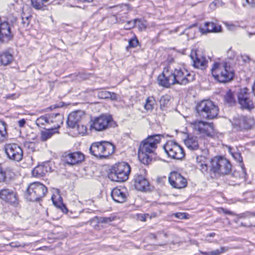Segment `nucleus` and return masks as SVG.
Here are the masks:
<instances>
[{
  "instance_id": "f257e3e1",
  "label": "nucleus",
  "mask_w": 255,
  "mask_h": 255,
  "mask_svg": "<svg viewBox=\"0 0 255 255\" xmlns=\"http://www.w3.org/2000/svg\"><path fill=\"white\" fill-rule=\"evenodd\" d=\"M161 135L155 134L148 136L140 144L138 157L139 160L144 164H148L152 160L149 154H153L157 148V145L160 143Z\"/></svg>"
},
{
  "instance_id": "f03ea898",
  "label": "nucleus",
  "mask_w": 255,
  "mask_h": 255,
  "mask_svg": "<svg viewBox=\"0 0 255 255\" xmlns=\"http://www.w3.org/2000/svg\"><path fill=\"white\" fill-rule=\"evenodd\" d=\"M185 144L188 149L191 150H197V168L203 173H208V166L207 156L208 155V150L206 148H198L199 144L196 137H188L185 140Z\"/></svg>"
},
{
  "instance_id": "7ed1b4c3",
  "label": "nucleus",
  "mask_w": 255,
  "mask_h": 255,
  "mask_svg": "<svg viewBox=\"0 0 255 255\" xmlns=\"http://www.w3.org/2000/svg\"><path fill=\"white\" fill-rule=\"evenodd\" d=\"M211 71L214 79L220 83L229 82L234 76L233 68L226 61L214 62Z\"/></svg>"
},
{
  "instance_id": "20e7f679",
  "label": "nucleus",
  "mask_w": 255,
  "mask_h": 255,
  "mask_svg": "<svg viewBox=\"0 0 255 255\" xmlns=\"http://www.w3.org/2000/svg\"><path fill=\"white\" fill-rule=\"evenodd\" d=\"M196 110L198 116L208 120L216 118L219 111L218 107L213 101L209 100H203L197 103Z\"/></svg>"
},
{
  "instance_id": "39448f33",
  "label": "nucleus",
  "mask_w": 255,
  "mask_h": 255,
  "mask_svg": "<svg viewBox=\"0 0 255 255\" xmlns=\"http://www.w3.org/2000/svg\"><path fill=\"white\" fill-rule=\"evenodd\" d=\"M89 150L91 154L98 158H106L114 153L115 146L107 141L95 142L91 144Z\"/></svg>"
},
{
  "instance_id": "423d86ee",
  "label": "nucleus",
  "mask_w": 255,
  "mask_h": 255,
  "mask_svg": "<svg viewBox=\"0 0 255 255\" xmlns=\"http://www.w3.org/2000/svg\"><path fill=\"white\" fill-rule=\"evenodd\" d=\"M47 192V187L39 182H34L28 185L24 196L29 201H38L43 198Z\"/></svg>"
},
{
  "instance_id": "0eeeda50",
  "label": "nucleus",
  "mask_w": 255,
  "mask_h": 255,
  "mask_svg": "<svg viewBox=\"0 0 255 255\" xmlns=\"http://www.w3.org/2000/svg\"><path fill=\"white\" fill-rule=\"evenodd\" d=\"M130 172L129 165L126 162H122L113 166L108 177L113 181L124 182L128 179Z\"/></svg>"
},
{
  "instance_id": "6e6552de",
  "label": "nucleus",
  "mask_w": 255,
  "mask_h": 255,
  "mask_svg": "<svg viewBox=\"0 0 255 255\" xmlns=\"http://www.w3.org/2000/svg\"><path fill=\"white\" fill-rule=\"evenodd\" d=\"M232 165L226 158L222 157H215L211 161V174L215 177L220 175L228 174L231 171Z\"/></svg>"
},
{
  "instance_id": "1a4fd4ad",
  "label": "nucleus",
  "mask_w": 255,
  "mask_h": 255,
  "mask_svg": "<svg viewBox=\"0 0 255 255\" xmlns=\"http://www.w3.org/2000/svg\"><path fill=\"white\" fill-rule=\"evenodd\" d=\"M172 73L173 85L177 84L186 85L194 80V76L188 72L186 69L176 68Z\"/></svg>"
},
{
  "instance_id": "9d476101",
  "label": "nucleus",
  "mask_w": 255,
  "mask_h": 255,
  "mask_svg": "<svg viewBox=\"0 0 255 255\" xmlns=\"http://www.w3.org/2000/svg\"><path fill=\"white\" fill-rule=\"evenodd\" d=\"M3 150L7 157L11 160L19 162L23 157V151L19 145L15 143H5Z\"/></svg>"
},
{
  "instance_id": "9b49d317",
  "label": "nucleus",
  "mask_w": 255,
  "mask_h": 255,
  "mask_svg": "<svg viewBox=\"0 0 255 255\" xmlns=\"http://www.w3.org/2000/svg\"><path fill=\"white\" fill-rule=\"evenodd\" d=\"M163 148L167 155L171 158L180 159L184 156L183 148L173 141H168Z\"/></svg>"
},
{
  "instance_id": "f8f14e48",
  "label": "nucleus",
  "mask_w": 255,
  "mask_h": 255,
  "mask_svg": "<svg viewBox=\"0 0 255 255\" xmlns=\"http://www.w3.org/2000/svg\"><path fill=\"white\" fill-rule=\"evenodd\" d=\"M84 115V112L81 111L73 112L68 116L67 121L68 126L72 128H76L78 132L81 135H84L86 132V128L84 126L81 125L83 130L79 129L80 128L79 123Z\"/></svg>"
},
{
  "instance_id": "ddd939ff",
  "label": "nucleus",
  "mask_w": 255,
  "mask_h": 255,
  "mask_svg": "<svg viewBox=\"0 0 255 255\" xmlns=\"http://www.w3.org/2000/svg\"><path fill=\"white\" fill-rule=\"evenodd\" d=\"M191 127L195 131L208 136H212L214 134L213 124L202 121H195L191 123Z\"/></svg>"
},
{
  "instance_id": "4468645a",
  "label": "nucleus",
  "mask_w": 255,
  "mask_h": 255,
  "mask_svg": "<svg viewBox=\"0 0 255 255\" xmlns=\"http://www.w3.org/2000/svg\"><path fill=\"white\" fill-rule=\"evenodd\" d=\"M113 122L111 116L102 115L92 121L91 128L96 131H103L112 127Z\"/></svg>"
},
{
  "instance_id": "2eb2a0df",
  "label": "nucleus",
  "mask_w": 255,
  "mask_h": 255,
  "mask_svg": "<svg viewBox=\"0 0 255 255\" xmlns=\"http://www.w3.org/2000/svg\"><path fill=\"white\" fill-rule=\"evenodd\" d=\"M255 124L254 119L244 116H238L233 119L232 125L237 130L251 128Z\"/></svg>"
},
{
  "instance_id": "dca6fc26",
  "label": "nucleus",
  "mask_w": 255,
  "mask_h": 255,
  "mask_svg": "<svg viewBox=\"0 0 255 255\" xmlns=\"http://www.w3.org/2000/svg\"><path fill=\"white\" fill-rule=\"evenodd\" d=\"M249 89L247 88L241 89L238 93V103L243 109L251 110L254 108L253 101L249 97Z\"/></svg>"
},
{
  "instance_id": "f3484780",
  "label": "nucleus",
  "mask_w": 255,
  "mask_h": 255,
  "mask_svg": "<svg viewBox=\"0 0 255 255\" xmlns=\"http://www.w3.org/2000/svg\"><path fill=\"white\" fill-rule=\"evenodd\" d=\"M168 180L170 184L175 188L180 189L187 185L186 179L176 172H172L170 174Z\"/></svg>"
},
{
  "instance_id": "a211bd4d",
  "label": "nucleus",
  "mask_w": 255,
  "mask_h": 255,
  "mask_svg": "<svg viewBox=\"0 0 255 255\" xmlns=\"http://www.w3.org/2000/svg\"><path fill=\"white\" fill-rule=\"evenodd\" d=\"M195 68L204 70L207 67L208 61L202 55L197 53L196 50H192L190 55Z\"/></svg>"
},
{
  "instance_id": "6ab92c4d",
  "label": "nucleus",
  "mask_w": 255,
  "mask_h": 255,
  "mask_svg": "<svg viewBox=\"0 0 255 255\" xmlns=\"http://www.w3.org/2000/svg\"><path fill=\"white\" fill-rule=\"evenodd\" d=\"M172 78V73L169 71V67L164 68L162 73L158 76L157 81L159 85L168 88L173 85Z\"/></svg>"
},
{
  "instance_id": "aec40b11",
  "label": "nucleus",
  "mask_w": 255,
  "mask_h": 255,
  "mask_svg": "<svg viewBox=\"0 0 255 255\" xmlns=\"http://www.w3.org/2000/svg\"><path fill=\"white\" fill-rule=\"evenodd\" d=\"M0 198L3 201L10 204L15 205L18 203L16 193L8 188L0 190Z\"/></svg>"
},
{
  "instance_id": "412c9836",
  "label": "nucleus",
  "mask_w": 255,
  "mask_h": 255,
  "mask_svg": "<svg viewBox=\"0 0 255 255\" xmlns=\"http://www.w3.org/2000/svg\"><path fill=\"white\" fill-rule=\"evenodd\" d=\"M12 36L10 27L8 22L1 23L0 24V41L7 42L12 39Z\"/></svg>"
},
{
  "instance_id": "4be33fe9",
  "label": "nucleus",
  "mask_w": 255,
  "mask_h": 255,
  "mask_svg": "<svg viewBox=\"0 0 255 255\" xmlns=\"http://www.w3.org/2000/svg\"><path fill=\"white\" fill-rule=\"evenodd\" d=\"M63 158L67 164L74 165L83 161L84 159V155L79 152L70 153H65L63 155Z\"/></svg>"
},
{
  "instance_id": "5701e85b",
  "label": "nucleus",
  "mask_w": 255,
  "mask_h": 255,
  "mask_svg": "<svg viewBox=\"0 0 255 255\" xmlns=\"http://www.w3.org/2000/svg\"><path fill=\"white\" fill-rule=\"evenodd\" d=\"M134 186L137 190L145 191L149 189V183L143 175L136 174L134 178Z\"/></svg>"
},
{
  "instance_id": "b1692460",
  "label": "nucleus",
  "mask_w": 255,
  "mask_h": 255,
  "mask_svg": "<svg viewBox=\"0 0 255 255\" xmlns=\"http://www.w3.org/2000/svg\"><path fill=\"white\" fill-rule=\"evenodd\" d=\"M113 199L118 203H124L127 198V193L124 188H115L111 193Z\"/></svg>"
},
{
  "instance_id": "393cba45",
  "label": "nucleus",
  "mask_w": 255,
  "mask_h": 255,
  "mask_svg": "<svg viewBox=\"0 0 255 255\" xmlns=\"http://www.w3.org/2000/svg\"><path fill=\"white\" fill-rule=\"evenodd\" d=\"M64 118L60 114H51L49 115V126L53 129L57 130L63 122Z\"/></svg>"
},
{
  "instance_id": "a878e982",
  "label": "nucleus",
  "mask_w": 255,
  "mask_h": 255,
  "mask_svg": "<svg viewBox=\"0 0 255 255\" xmlns=\"http://www.w3.org/2000/svg\"><path fill=\"white\" fill-rule=\"evenodd\" d=\"M200 31L202 34H206L209 32H219L221 31L222 28L220 25H216L212 22H205L204 25L202 27H200Z\"/></svg>"
},
{
  "instance_id": "bb28decb",
  "label": "nucleus",
  "mask_w": 255,
  "mask_h": 255,
  "mask_svg": "<svg viewBox=\"0 0 255 255\" xmlns=\"http://www.w3.org/2000/svg\"><path fill=\"white\" fill-rule=\"evenodd\" d=\"M13 60V55L8 51H3L0 55V61L4 66L10 64Z\"/></svg>"
},
{
  "instance_id": "cd10ccee",
  "label": "nucleus",
  "mask_w": 255,
  "mask_h": 255,
  "mask_svg": "<svg viewBox=\"0 0 255 255\" xmlns=\"http://www.w3.org/2000/svg\"><path fill=\"white\" fill-rule=\"evenodd\" d=\"M47 168L44 165H38L32 171V175L36 177H42L48 172Z\"/></svg>"
},
{
  "instance_id": "c85d7f7f",
  "label": "nucleus",
  "mask_w": 255,
  "mask_h": 255,
  "mask_svg": "<svg viewBox=\"0 0 255 255\" xmlns=\"http://www.w3.org/2000/svg\"><path fill=\"white\" fill-rule=\"evenodd\" d=\"M58 132L57 130L53 129L52 128H49L45 130L42 131L41 132V139L42 141H45L51 137V136L55 133Z\"/></svg>"
},
{
  "instance_id": "c756f323",
  "label": "nucleus",
  "mask_w": 255,
  "mask_h": 255,
  "mask_svg": "<svg viewBox=\"0 0 255 255\" xmlns=\"http://www.w3.org/2000/svg\"><path fill=\"white\" fill-rule=\"evenodd\" d=\"M240 166L239 170H235L232 175L235 178L246 179L247 173L244 164H241Z\"/></svg>"
},
{
  "instance_id": "7c9ffc66",
  "label": "nucleus",
  "mask_w": 255,
  "mask_h": 255,
  "mask_svg": "<svg viewBox=\"0 0 255 255\" xmlns=\"http://www.w3.org/2000/svg\"><path fill=\"white\" fill-rule=\"evenodd\" d=\"M49 115H45L37 118L36 120V125L41 128L43 126H49Z\"/></svg>"
},
{
  "instance_id": "2f4dec72",
  "label": "nucleus",
  "mask_w": 255,
  "mask_h": 255,
  "mask_svg": "<svg viewBox=\"0 0 255 255\" xmlns=\"http://www.w3.org/2000/svg\"><path fill=\"white\" fill-rule=\"evenodd\" d=\"M171 98L168 95L162 96L159 100L160 108L162 110H164L169 106Z\"/></svg>"
},
{
  "instance_id": "473e14b6",
  "label": "nucleus",
  "mask_w": 255,
  "mask_h": 255,
  "mask_svg": "<svg viewBox=\"0 0 255 255\" xmlns=\"http://www.w3.org/2000/svg\"><path fill=\"white\" fill-rule=\"evenodd\" d=\"M113 217H103L95 216L90 220L91 223H109L114 221Z\"/></svg>"
},
{
  "instance_id": "72a5a7b5",
  "label": "nucleus",
  "mask_w": 255,
  "mask_h": 255,
  "mask_svg": "<svg viewBox=\"0 0 255 255\" xmlns=\"http://www.w3.org/2000/svg\"><path fill=\"white\" fill-rule=\"evenodd\" d=\"M225 101L226 103H228L231 106L234 105L236 103V100L234 96V93L231 90H229L225 96Z\"/></svg>"
},
{
  "instance_id": "f704fd0d",
  "label": "nucleus",
  "mask_w": 255,
  "mask_h": 255,
  "mask_svg": "<svg viewBox=\"0 0 255 255\" xmlns=\"http://www.w3.org/2000/svg\"><path fill=\"white\" fill-rule=\"evenodd\" d=\"M6 136V124L4 122L0 121V141H4Z\"/></svg>"
},
{
  "instance_id": "c9c22d12",
  "label": "nucleus",
  "mask_w": 255,
  "mask_h": 255,
  "mask_svg": "<svg viewBox=\"0 0 255 255\" xmlns=\"http://www.w3.org/2000/svg\"><path fill=\"white\" fill-rule=\"evenodd\" d=\"M48 0H31V5L36 9H41L43 8V3Z\"/></svg>"
},
{
  "instance_id": "e433bc0d",
  "label": "nucleus",
  "mask_w": 255,
  "mask_h": 255,
  "mask_svg": "<svg viewBox=\"0 0 255 255\" xmlns=\"http://www.w3.org/2000/svg\"><path fill=\"white\" fill-rule=\"evenodd\" d=\"M155 100L153 97H148L146 100V103L144 108L147 110H152L153 109V106L155 104Z\"/></svg>"
},
{
  "instance_id": "4c0bfd02",
  "label": "nucleus",
  "mask_w": 255,
  "mask_h": 255,
  "mask_svg": "<svg viewBox=\"0 0 255 255\" xmlns=\"http://www.w3.org/2000/svg\"><path fill=\"white\" fill-rule=\"evenodd\" d=\"M32 16L30 14H26L24 12L22 14V24L23 27H27L30 21Z\"/></svg>"
},
{
  "instance_id": "58836bf2",
  "label": "nucleus",
  "mask_w": 255,
  "mask_h": 255,
  "mask_svg": "<svg viewBox=\"0 0 255 255\" xmlns=\"http://www.w3.org/2000/svg\"><path fill=\"white\" fill-rule=\"evenodd\" d=\"M6 180V169L0 164V183L4 182Z\"/></svg>"
},
{
  "instance_id": "ea45409f",
  "label": "nucleus",
  "mask_w": 255,
  "mask_h": 255,
  "mask_svg": "<svg viewBox=\"0 0 255 255\" xmlns=\"http://www.w3.org/2000/svg\"><path fill=\"white\" fill-rule=\"evenodd\" d=\"M52 200L53 201V203L54 205L60 208H61V210L63 212H67V209L66 208V207L63 204L62 202L61 201H59V202H57L54 200V198L53 196H52Z\"/></svg>"
},
{
  "instance_id": "a19ab883",
  "label": "nucleus",
  "mask_w": 255,
  "mask_h": 255,
  "mask_svg": "<svg viewBox=\"0 0 255 255\" xmlns=\"http://www.w3.org/2000/svg\"><path fill=\"white\" fill-rule=\"evenodd\" d=\"M135 26H137L139 30H145L146 28V24L144 22L141 21L139 19H135Z\"/></svg>"
},
{
  "instance_id": "79ce46f5",
  "label": "nucleus",
  "mask_w": 255,
  "mask_h": 255,
  "mask_svg": "<svg viewBox=\"0 0 255 255\" xmlns=\"http://www.w3.org/2000/svg\"><path fill=\"white\" fill-rule=\"evenodd\" d=\"M137 219L138 221L141 222H147L148 221V219H151V216H150L148 214H137Z\"/></svg>"
},
{
  "instance_id": "37998d69",
  "label": "nucleus",
  "mask_w": 255,
  "mask_h": 255,
  "mask_svg": "<svg viewBox=\"0 0 255 255\" xmlns=\"http://www.w3.org/2000/svg\"><path fill=\"white\" fill-rule=\"evenodd\" d=\"M232 156L238 162H239L240 165L243 163V158L241 156V154L239 152H235L232 153Z\"/></svg>"
},
{
  "instance_id": "c03bdc74",
  "label": "nucleus",
  "mask_w": 255,
  "mask_h": 255,
  "mask_svg": "<svg viewBox=\"0 0 255 255\" xmlns=\"http://www.w3.org/2000/svg\"><path fill=\"white\" fill-rule=\"evenodd\" d=\"M110 92L101 91L98 93V97L101 99H109Z\"/></svg>"
},
{
  "instance_id": "a18cd8bd",
  "label": "nucleus",
  "mask_w": 255,
  "mask_h": 255,
  "mask_svg": "<svg viewBox=\"0 0 255 255\" xmlns=\"http://www.w3.org/2000/svg\"><path fill=\"white\" fill-rule=\"evenodd\" d=\"M134 20L133 21H127L124 28L126 29H130L135 26Z\"/></svg>"
},
{
  "instance_id": "49530a36",
  "label": "nucleus",
  "mask_w": 255,
  "mask_h": 255,
  "mask_svg": "<svg viewBox=\"0 0 255 255\" xmlns=\"http://www.w3.org/2000/svg\"><path fill=\"white\" fill-rule=\"evenodd\" d=\"M129 45L128 46L130 47H135L138 44L137 40L135 39H131L129 41Z\"/></svg>"
},
{
  "instance_id": "de8ad7c7",
  "label": "nucleus",
  "mask_w": 255,
  "mask_h": 255,
  "mask_svg": "<svg viewBox=\"0 0 255 255\" xmlns=\"http://www.w3.org/2000/svg\"><path fill=\"white\" fill-rule=\"evenodd\" d=\"M224 249L221 248L220 250H216L214 251L210 252V255H220L223 252Z\"/></svg>"
},
{
  "instance_id": "09e8293b",
  "label": "nucleus",
  "mask_w": 255,
  "mask_h": 255,
  "mask_svg": "<svg viewBox=\"0 0 255 255\" xmlns=\"http://www.w3.org/2000/svg\"><path fill=\"white\" fill-rule=\"evenodd\" d=\"M215 236V233H211L209 234H207L205 240V241L209 242V243H212L213 242L212 241H211L210 239V237H214Z\"/></svg>"
},
{
  "instance_id": "8fccbe9b",
  "label": "nucleus",
  "mask_w": 255,
  "mask_h": 255,
  "mask_svg": "<svg viewBox=\"0 0 255 255\" xmlns=\"http://www.w3.org/2000/svg\"><path fill=\"white\" fill-rule=\"evenodd\" d=\"M175 217L177 218L183 219L187 218V215L184 213H178L175 215Z\"/></svg>"
},
{
  "instance_id": "3c124183",
  "label": "nucleus",
  "mask_w": 255,
  "mask_h": 255,
  "mask_svg": "<svg viewBox=\"0 0 255 255\" xmlns=\"http://www.w3.org/2000/svg\"><path fill=\"white\" fill-rule=\"evenodd\" d=\"M227 27L229 30H234L236 29L237 26L233 24H226Z\"/></svg>"
},
{
  "instance_id": "603ef678",
  "label": "nucleus",
  "mask_w": 255,
  "mask_h": 255,
  "mask_svg": "<svg viewBox=\"0 0 255 255\" xmlns=\"http://www.w3.org/2000/svg\"><path fill=\"white\" fill-rule=\"evenodd\" d=\"M26 121L24 119H21L18 121V125L19 127L22 128L25 125Z\"/></svg>"
},
{
  "instance_id": "864d4df0",
  "label": "nucleus",
  "mask_w": 255,
  "mask_h": 255,
  "mask_svg": "<svg viewBox=\"0 0 255 255\" xmlns=\"http://www.w3.org/2000/svg\"><path fill=\"white\" fill-rule=\"evenodd\" d=\"M109 99H111L112 100H116L117 99V94L114 93L110 92Z\"/></svg>"
},
{
  "instance_id": "5fc2aeb1",
  "label": "nucleus",
  "mask_w": 255,
  "mask_h": 255,
  "mask_svg": "<svg viewBox=\"0 0 255 255\" xmlns=\"http://www.w3.org/2000/svg\"><path fill=\"white\" fill-rule=\"evenodd\" d=\"M220 212H222L223 213L226 214H229V215H232L233 213L231 212L230 211L227 210V209H224V208H220L219 211Z\"/></svg>"
},
{
  "instance_id": "6e6d98bb",
  "label": "nucleus",
  "mask_w": 255,
  "mask_h": 255,
  "mask_svg": "<svg viewBox=\"0 0 255 255\" xmlns=\"http://www.w3.org/2000/svg\"><path fill=\"white\" fill-rule=\"evenodd\" d=\"M241 57L242 60L245 62H248L250 61V58L248 55H242Z\"/></svg>"
},
{
  "instance_id": "4d7b16f0",
  "label": "nucleus",
  "mask_w": 255,
  "mask_h": 255,
  "mask_svg": "<svg viewBox=\"0 0 255 255\" xmlns=\"http://www.w3.org/2000/svg\"><path fill=\"white\" fill-rule=\"evenodd\" d=\"M10 246L13 248L24 247V246H22V245H20L18 243H11L10 244Z\"/></svg>"
},
{
  "instance_id": "13d9d810",
  "label": "nucleus",
  "mask_w": 255,
  "mask_h": 255,
  "mask_svg": "<svg viewBox=\"0 0 255 255\" xmlns=\"http://www.w3.org/2000/svg\"><path fill=\"white\" fill-rule=\"evenodd\" d=\"M246 1L252 7H255V0H246Z\"/></svg>"
},
{
  "instance_id": "bf43d9fd",
  "label": "nucleus",
  "mask_w": 255,
  "mask_h": 255,
  "mask_svg": "<svg viewBox=\"0 0 255 255\" xmlns=\"http://www.w3.org/2000/svg\"><path fill=\"white\" fill-rule=\"evenodd\" d=\"M17 97L15 94H9L6 96V98L11 99H14Z\"/></svg>"
},
{
  "instance_id": "052dcab7",
  "label": "nucleus",
  "mask_w": 255,
  "mask_h": 255,
  "mask_svg": "<svg viewBox=\"0 0 255 255\" xmlns=\"http://www.w3.org/2000/svg\"><path fill=\"white\" fill-rule=\"evenodd\" d=\"M174 61V58L171 56H169L168 57L167 59V62L168 63L170 64V63H171L172 62H173Z\"/></svg>"
},
{
  "instance_id": "680f3d73",
  "label": "nucleus",
  "mask_w": 255,
  "mask_h": 255,
  "mask_svg": "<svg viewBox=\"0 0 255 255\" xmlns=\"http://www.w3.org/2000/svg\"><path fill=\"white\" fill-rule=\"evenodd\" d=\"M219 2L220 0H216L211 3L210 6H212V5L216 6L217 4L219 3Z\"/></svg>"
},
{
  "instance_id": "e2e57ef3",
  "label": "nucleus",
  "mask_w": 255,
  "mask_h": 255,
  "mask_svg": "<svg viewBox=\"0 0 255 255\" xmlns=\"http://www.w3.org/2000/svg\"><path fill=\"white\" fill-rule=\"evenodd\" d=\"M59 107V106L57 105H54L53 106H50L49 108H48V109H49L50 110H52L54 109H55V108H58Z\"/></svg>"
},
{
  "instance_id": "0e129e2a",
  "label": "nucleus",
  "mask_w": 255,
  "mask_h": 255,
  "mask_svg": "<svg viewBox=\"0 0 255 255\" xmlns=\"http://www.w3.org/2000/svg\"><path fill=\"white\" fill-rule=\"evenodd\" d=\"M200 253L204 255H210V252L200 251Z\"/></svg>"
},
{
  "instance_id": "69168bd1",
  "label": "nucleus",
  "mask_w": 255,
  "mask_h": 255,
  "mask_svg": "<svg viewBox=\"0 0 255 255\" xmlns=\"http://www.w3.org/2000/svg\"><path fill=\"white\" fill-rule=\"evenodd\" d=\"M80 128H79V129L80 131L83 130V129H82V128H81V126H80Z\"/></svg>"
},
{
  "instance_id": "338daca9",
  "label": "nucleus",
  "mask_w": 255,
  "mask_h": 255,
  "mask_svg": "<svg viewBox=\"0 0 255 255\" xmlns=\"http://www.w3.org/2000/svg\"><path fill=\"white\" fill-rule=\"evenodd\" d=\"M232 52V51H229L228 53V54H229L230 52Z\"/></svg>"
}]
</instances>
